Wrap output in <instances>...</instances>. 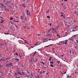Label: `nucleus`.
Segmentation results:
<instances>
[{
  "mask_svg": "<svg viewBox=\"0 0 78 78\" xmlns=\"http://www.w3.org/2000/svg\"><path fill=\"white\" fill-rule=\"evenodd\" d=\"M75 48L76 49H77V48H78V47L77 46H75Z\"/></svg>",
  "mask_w": 78,
  "mask_h": 78,
  "instance_id": "28",
  "label": "nucleus"
},
{
  "mask_svg": "<svg viewBox=\"0 0 78 78\" xmlns=\"http://www.w3.org/2000/svg\"><path fill=\"white\" fill-rule=\"evenodd\" d=\"M19 55L20 57H21V56H22V55H21V54H19Z\"/></svg>",
  "mask_w": 78,
  "mask_h": 78,
  "instance_id": "20",
  "label": "nucleus"
},
{
  "mask_svg": "<svg viewBox=\"0 0 78 78\" xmlns=\"http://www.w3.org/2000/svg\"><path fill=\"white\" fill-rule=\"evenodd\" d=\"M20 18L21 19V20H23V19H24L23 16H20Z\"/></svg>",
  "mask_w": 78,
  "mask_h": 78,
  "instance_id": "4",
  "label": "nucleus"
},
{
  "mask_svg": "<svg viewBox=\"0 0 78 78\" xmlns=\"http://www.w3.org/2000/svg\"><path fill=\"white\" fill-rule=\"evenodd\" d=\"M47 18H48V19H50V16H47Z\"/></svg>",
  "mask_w": 78,
  "mask_h": 78,
  "instance_id": "22",
  "label": "nucleus"
},
{
  "mask_svg": "<svg viewBox=\"0 0 78 78\" xmlns=\"http://www.w3.org/2000/svg\"><path fill=\"white\" fill-rule=\"evenodd\" d=\"M51 40H52V41H54L55 40V39H51Z\"/></svg>",
  "mask_w": 78,
  "mask_h": 78,
  "instance_id": "51",
  "label": "nucleus"
},
{
  "mask_svg": "<svg viewBox=\"0 0 78 78\" xmlns=\"http://www.w3.org/2000/svg\"><path fill=\"white\" fill-rule=\"evenodd\" d=\"M16 22H19V21H16Z\"/></svg>",
  "mask_w": 78,
  "mask_h": 78,
  "instance_id": "62",
  "label": "nucleus"
},
{
  "mask_svg": "<svg viewBox=\"0 0 78 78\" xmlns=\"http://www.w3.org/2000/svg\"><path fill=\"white\" fill-rule=\"evenodd\" d=\"M50 59H51V57H50Z\"/></svg>",
  "mask_w": 78,
  "mask_h": 78,
  "instance_id": "61",
  "label": "nucleus"
},
{
  "mask_svg": "<svg viewBox=\"0 0 78 78\" xmlns=\"http://www.w3.org/2000/svg\"><path fill=\"white\" fill-rule=\"evenodd\" d=\"M47 36L49 37H51V35L50 34L47 35Z\"/></svg>",
  "mask_w": 78,
  "mask_h": 78,
  "instance_id": "5",
  "label": "nucleus"
},
{
  "mask_svg": "<svg viewBox=\"0 0 78 78\" xmlns=\"http://www.w3.org/2000/svg\"><path fill=\"white\" fill-rule=\"evenodd\" d=\"M22 56H21V57H20V59H22Z\"/></svg>",
  "mask_w": 78,
  "mask_h": 78,
  "instance_id": "39",
  "label": "nucleus"
},
{
  "mask_svg": "<svg viewBox=\"0 0 78 78\" xmlns=\"http://www.w3.org/2000/svg\"><path fill=\"white\" fill-rule=\"evenodd\" d=\"M49 24L50 25V26H51V23H49Z\"/></svg>",
  "mask_w": 78,
  "mask_h": 78,
  "instance_id": "45",
  "label": "nucleus"
},
{
  "mask_svg": "<svg viewBox=\"0 0 78 78\" xmlns=\"http://www.w3.org/2000/svg\"><path fill=\"white\" fill-rule=\"evenodd\" d=\"M37 59H36L35 60V62H37Z\"/></svg>",
  "mask_w": 78,
  "mask_h": 78,
  "instance_id": "49",
  "label": "nucleus"
},
{
  "mask_svg": "<svg viewBox=\"0 0 78 78\" xmlns=\"http://www.w3.org/2000/svg\"><path fill=\"white\" fill-rule=\"evenodd\" d=\"M41 62V63H42V64H43L44 65H45V63L44 62Z\"/></svg>",
  "mask_w": 78,
  "mask_h": 78,
  "instance_id": "17",
  "label": "nucleus"
},
{
  "mask_svg": "<svg viewBox=\"0 0 78 78\" xmlns=\"http://www.w3.org/2000/svg\"><path fill=\"white\" fill-rule=\"evenodd\" d=\"M61 4L62 5H64V4L63 3H62Z\"/></svg>",
  "mask_w": 78,
  "mask_h": 78,
  "instance_id": "53",
  "label": "nucleus"
},
{
  "mask_svg": "<svg viewBox=\"0 0 78 78\" xmlns=\"http://www.w3.org/2000/svg\"><path fill=\"white\" fill-rule=\"evenodd\" d=\"M5 34H9V33H8V32L7 33V34L5 33Z\"/></svg>",
  "mask_w": 78,
  "mask_h": 78,
  "instance_id": "43",
  "label": "nucleus"
},
{
  "mask_svg": "<svg viewBox=\"0 0 78 78\" xmlns=\"http://www.w3.org/2000/svg\"><path fill=\"white\" fill-rule=\"evenodd\" d=\"M27 15H28V16H30V15L31 14H30V12H29V11L28 10L27 11Z\"/></svg>",
  "mask_w": 78,
  "mask_h": 78,
  "instance_id": "3",
  "label": "nucleus"
},
{
  "mask_svg": "<svg viewBox=\"0 0 78 78\" xmlns=\"http://www.w3.org/2000/svg\"><path fill=\"white\" fill-rule=\"evenodd\" d=\"M23 72H22V73H23V75H24V74H25V73L23 72Z\"/></svg>",
  "mask_w": 78,
  "mask_h": 78,
  "instance_id": "24",
  "label": "nucleus"
},
{
  "mask_svg": "<svg viewBox=\"0 0 78 78\" xmlns=\"http://www.w3.org/2000/svg\"><path fill=\"white\" fill-rule=\"evenodd\" d=\"M6 2H8V1H7V0H6Z\"/></svg>",
  "mask_w": 78,
  "mask_h": 78,
  "instance_id": "54",
  "label": "nucleus"
},
{
  "mask_svg": "<svg viewBox=\"0 0 78 78\" xmlns=\"http://www.w3.org/2000/svg\"><path fill=\"white\" fill-rule=\"evenodd\" d=\"M13 19V18L12 17H11L10 19V20H12Z\"/></svg>",
  "mask_w": 78,
  "mask_h": 78,
  "instance_id": "31",
  "label": "nucleus"
},
{
  "mask_svg": "<svg viewBox=\"0 0 78 78\" xmlns=\"http://www.w3.org/2000/svg\"><path fill=\"white\" fill-rule=\"evenodd\" d=\"M0 56H2V54L0 53Z\"/></svg>",
  "mask_w": 78,
  "mask_h": 78,
  "instance_id": "58",
  "label": "nucleus"
},
{
  "mask_svg": "<svg viewBox=\"0 0 78 78\" xmlns=\"http://www.w3.org/2000/svg\"><path fill=\"white\" fill-rule=\"evenodd\" d=\"M18 74L19 75H22V73H20L19 72H18Z\"/></svg>",
  "mask_w": 78,
  "mask_h": 78,
  "instance_id": "18",
  "label": "nucleus"
},
{
  "mask_svg": "<svg viewBox=\"0 0 78 78\" xmlns=\"http://www.w3.org/2000/svg\"><path fill=\"white\" fill-rule=\"evenodd\" d=\"M39 56L40 58H41V57H42V56L40 55H39Z\"/></svg>",
  "mask_w": 78,
  "mask_h": 78,
  "instance_id": "42",
  "label": "nucleus"
},
{
  "mask_svg": "<svg viewBox=\"0 0 78 78\" xmlns=\"http://www.w3.org/2000/svg\"><path fill=\"white\" fill-rule=\"evenodd\" d=\"M0 6L2 8H3V7H5V6H4V4H3L2 5H0Z\"/></svg>",
  "mask_w": 78,
  "mask_h": 78,
  "instance_id": "9",
  "label": "nucleus"
},
{
  "mask_svg": "<svg viewBox=\"0 0 78 78\" xmlns=\"http://www.w3.org/2000/svg\"><path fill=\"white\" fill-rule=\"evenodd\" d=\"M3 20H2V21L1 22V23H3Z\"/></svg>",
  "mask_w": 78,
  "mask_h": 78,
  "instance_id": "36",
  "label": "nucleus"
},
{
  "mask_svg": "<svg viewBox=\"0 0 78 78\" xmlns=\"http://www.w3.org/2000/svg\"><path fill=\"white\" fill-rule=\"evenodd\" d=\"M25 4L24 3H23L22 5V6L23 7H26V6H25Z\"/></svg>",
  "mask_w": 78,
  "mask_h": 78,
  "instance_id": "10",
  "label": "nucleus"
},
{
  "mask_svg": "<svg viewBox=\"0 0 78 78\" xmlns=\"http://www.w3.org/2000/svg\"><path fill=\"white\" fill-rule=\"evenodd\" d=\"M26 76H27V78H29V77H30V76H29V75H26Z\"/></svg>",
  "mask_w": 78,
  "mask_h": 78,
  "instance_id": "33",
  "label": "nucleus"
},
{
  "mask_svg": "<svg viewBox=\"0 0 78 78\" xmlns=\"http://www.w3.org/2000/svg\"><path fill=\"white\" fill-rule=\"evenodd\" d=\"M18 61H19V58H17V60H16V62H18L19 63V64H20V63H19Z\"/></svg>",
  "mask_w": 78,
  "mask_h": 78,
  "instance_id": "12",
  "label": "nucleus"
},
{
  "mask_svg": "<svg viewBox=\"0 0 78 78\" xmlns=\"http://www.w3.org/2000/svg\"><path fill=\"white\" fill-rule=\"evenodd\" d=\"M71 52H72V51L71 50H70V53H71Z\"/></svg>",
  "mask_w": 78,
  "mask_h": 78,
  "instance_id": "50",
  "label": "nucleus"
},
{
  "mask_svg": "<svg viewBox=\"0 0 78 78\" xmlns=\"http://www.w3.org/2000/svg\"><path fill=\"white\" fill-rule=\"evenodd\" d=\"M77 43H78V41L77 40H76Z\"/></svg>",
  "mask_w": 78,
  "mask_h": 78,
  "instance_id": "63",
  "label": "nucleus"
},
{
  "mask_svg": "<svg viewBox=\"0 0 78 78\" xmlns=\"http://www.w3.org/2000/svg\"><path fill=\"white\" fill-rule=\"evenodd\" d=\"M36 53H37V52H36V51H35L33 53V54H34V55H36Z\"/></svg>",
  "mask_w": 78,
  "mask_h": 78,
  "instance_id": "15",
  "label": "nucleus"
},
{
  "mask_svg": "<svg viewBox=\"0 0 78 78\" xmlns=\"http://www.w3.org/2000/svg\"><path fill=\"white\" fill-rule=\"evenodd\" d=\"M63 57V55H61V58H62Z\"/></svg>",
  "mask_w": 78,
  "mask_h": 78,
  "instance_id": "56",
  "label": "nucleus"
},
{
  "mask_svg": "<svg viewBox=\"0 0 78 78\" xmlns=\"http://www.w3.org/2000/svg\"><path fill=\"white\" fill-rule=\"evenodd\" d=\"M63 73L64 74H65V73H66V72H65L64 73Z\"/></svg>",
  "mask_w": 78,
  "mask_h": 78,
  "instance_id": "52",
  "label": "nucleus"
},
{
  "mask_svg": "<svg viewBox=\"0 0 78 78\" xmlns=\"http://www.w3.org/2000/svg\"><path fill=\"white\" fill-rule=\"evenodd\" d=\"M14 55H18V54L17 53H15Z\"/></svg>",
  "mask_w": 78,
  "mask_h": 78,
  "instance_id": "40",
  "label": "nucleus"
},
{
  "mask_svg": "<svg viewBox=\"0 0 78 78\" xmlns=\"http://www.w3.org/2000/svg\"><path fill=\"white\" fill-rule=\"evenodd\" d=\"M1 60H2V61H5V58L4 59H1Z\"/></svg>",
  "mask_w": 78,
  "mask_h": 78,
  "instance_id": "29",
  "label": "nucleus"
},
{
  "mask_svg": "<svg viewBox=\"0 0 78 78\" xmlns=\"http://www.w3.org/2000/svg\"><path fill=\"white\" fill-rule=\"evenodd\" d=\"M15 26V27H16V28H17V29H19V27H18V26H17V25H16V24H14Z\"/></svg>",
  "mask_w": 78,
  "mask_h": 78,
  "instance_id": "8",
  "label": "nucleus"
},
{
  "mask_svg": "<svg viewBox=\"0 0 78 78\" xmlns=\"http://www.w3.org/2000/svg\"><path fill=\"white\" fill-rule=\"evenodd\" d=\"M49 46H50V45H48V46H45V47H49Z\"/></svg>",
  "mask_w": 78,
  "mask_h": 78,
  "instance_id": "41",
  "label": "nucleus"
},
{
  "mask_svg": "<svg viewBox=\"0 0 78 78\" xmlns=\"http://www.w3.org/2000/svg\"><path fill=\"white\" fill-rule=\"evenodd\" d=\"M50 66H51V67H53V65H52V64H51V65H50Z\"/></svg>",
  "mask_w": 78,
  "mask_h": 78,
  "instance_id": "21",
  "label": "nucleus"
},
{
  "mask_svg": "<svg viewBox=\"0 0 78 78\" xmlns=\"http://www.w3.org/2000/svg\"><path fill=\"white\" fill-rule=\"evenodd\" d=\"M57 62H58V64H59V63H60V61H58Z\"/></svg>",
  "mask_w": 78,
  "mask_h": 78,
  "instance_id": "25",
  "label": "nucleus"
},
{
  "mask_svg": "<svg viewBox=\"0 0 78 78\" xmlns=\"http://www.w3.org/2000/svg\"><path fill=\"white\" fill-rule=\"evenodd\" d=\"M62 16L64 18H65V14H64V15H61V17Z\"/></svg>",
  "mask_w": 78,
  "mask_h": 78,
  "instance_id": "7",
  "label": "nucleus"
},
{
  "mask_svg": "<svg viewBox=\"0 0 78 78\" xmlns=\"http://www.w3.org/2000/svg\"><path fill=\"white\" fill-rule=\"evenodd\" d=\"M46 12V13H47V14H48V12H49V10H48V11H47Z\"/></svg>",
  "mask_w": 78,
  "mask_h": 78,
  "instance_id": "19",
  "label": "nucleus"
},
{
  "mask_svg": "<svg viewBox=\"0 0 78 78\" xmlns=\"http://www.w3.org/2000/svg\"><path fill=\"white\" fill-rule=\"evenodd\" d=\"M6 66H9V64H8V63L6 65Z\"/></svg>",
  "mask_w": 78,
  "mask_h": 78,
  "instance_id": "35",
  "label": "nucleus"
},
{
  "mask_svg": "<svg viewBox=\"0 0 78 78\" xmlns=\"http://www.w3.org/2000/svg\"><path fill=\"white\" fill-rule=\"evenodd\" d=\"M17 74H18V73H15V76H17Z\"/></svg>",
  "mask_w": 78,
  "mask_h": 78,
  "instance_id": "14",
  "label": "nucleus"
},
{
  "mask_svg": "<svg viewBox=\"0 0 78 78\" xmlns=\"http://www.w3.org/2000/svg\"><path fill=\"white\" fill-rule=\"evenodd\" d=\"M8 64H9V66H12V63L10 62V63Z\"/></svg>",
  "mask_w": 78,
  "mask_h": 78,
  "instance_id": "11",
  "label": "nucleus"
},
{
  "mask_svg": "<svg viewBox=\"0 0 78 78\" xmlns=\"http://www.w3.org/2000/svg\"><path fill=\"white\" fill-rule=\"evenodd\" d=\"M48 60L49 61H51V59L50 58H49V59H48Z\"/></svg>",
  "mask_w": 78,
  "mask_h": 78,
  "instance_id": "55",
  "label": "nucleus"
},
{
  "mask_svg": "<svg viewBox=\"0 0 78 78\" xmlns=\"http://www.w3.org/2000/svg\"><path fill=\"white\" fill-rule=\"evenodd\" d=\"M16 78H20V77H18L17 76H16Z\"/></svg>",
  "mask_w": 78,
  "mask_h": 78,
  "instance_id": "38",
  "label": "nucleus"
},
{
  "mask_svg": "<svg viewBox=\"0 0 78 78\" xmlns=\"http://www.w3.org/2000/svg\"><path fill=\"white\" fill-rule=\"evenodd\" d=\"M67 77H69V75H67Z\"/></svg>",
  "mask_w": 78,
  "mask_h": 78,
  "instance_id": "60",
  "label": "nucleus"
},
{
  "mask_svg": "<svg viewBox=\"0 0 78 78\" xmlns=\"http://www.w3.org/2000/svg\"><path fill=\"white\" fill-rule=\"evenodd\" d=\"M8 58H5V62H8Z\"/></svg>",
  "mask_w": 78,
  "mask_h": 78,
  "instance_id": "6",
  "label": "nucleus"
},
{
  "mask_svg": "<svg viewBox=\"0 0 78 78\" xmlns=\"http://www.w3.org/2000/svg\"><path fill=\"white\" fill-rule=\"evenodd\" d=\"M57 36H58V37L60 38V35H59L58 34L57 35Z\"/></svg>",
  "mask_w": 78,
  "mask_h": 78,
  "instance_id": "30",
  "label": "nucleus"
},
{
  "mask_svg": "<svg viewBox=\"0 0 78 78\" xmlns=\"http://www.w3.org/2000/svg\"><path fill=\"white\" fill-rule=\"evenodd\" d=\"M56 44H57V45H60V44H59L58 43H56Z\"/></svg>",
  "mask_w": 78,
  "mask_h": 78,
  "instance_id": "47",
  "label": "nucleus"
},
{
  "mask_svg": "<svg viewBox=\"0 0 78 78\" xmlns=\"http://www.w3.org/2000/svg\"><path fill=\"white\" fill-rule=\"evenodd\" d=\"M64 1H65V2H67V0H64Z\"/></svg>",
  "mask_w": 78,
  "mask_h": 78,
  "instance_id": "48",
  "label": "nucleus"
},
{
  "mask_svg": "<svg viewBox=\"0 0 78 78\" xmlns=\"http://www.w3.org/2000/svg\"><path fill=\"white\" fill-rule=\"evenodd\" d=\"M28 2H29V1H27L26 2V3H28Z\"/></svg>",
  "mask_w": 78,
  "mask_h": 78,
  "instance_id": "59",
  "label": "nucleus"
},
{
  "mask_svg": "<svg viewBox=\"0 0 78 78\" xmlns=\"http://www.w3.org/2000/svg\"><path fill=\"white\" fill-rule=\"evenodd\" d=\"M17 58H16L15 59V61H17Z\"/></svg>",
  "mask_w": 78,
  "mask_h": 78,
  "instance_id": "46",
  "label": "nucleus"
},
{
  "mask_svg": "<svg viewBox=\"0 0 78 78\" xmlns=\"http://www.w3.org/2000/svg\"><path fill=\"white\" fill-rule=\"evenodd\" d=\"M55 48H52V51L54 52V53H55Z\"/></svg>",
  "mask_w": 78,
  "mask_h": 78,
  "instance_id": "13",
  "label": "nucleus"
},
{
  "mask_svg": "<svg viewBox=\"0 0 78 78\" xmlns=\"http://www.w3.org/2000/svg\"><path fill=\"white\" fill-rule=\"evenodd\" d=\"M36 78H40L39 77V75H37L36 76Z\"/></svg>",
  "mask_w": 78,
  "mask_h": 78,
  "instance_id": "16",
  "label": "nucleus"
},
{
  "mask_svg": "<svg viewBox=\"0 0 78 78\" xmlns=\"http://www.w3.org/2000/svg\"><path fill=\"white\" fill-rule=\"evenodd\" d=\"M77 26H75V28H77Z\"/></svg>",
  "mask_w": 78,
  "mask_h": 78,
  "instance_id": "57",
  "label": "nucleus"
},
{
  "mask_svg": "<svg viewBox=\"0 0 78 78\" xmlns=\"http://www.w3.org/2000/svg\"><path fill=\"white\" fill-rule=\"evenodd\" d=\"M74 37L73 36L69 38L68 39V40H70L71 41H73V39Z\"/></svg>",
  "mask_w": 78,
  "mask_h": 78,
  "instance_id": "2",
  "label": "nucleus"
},
{
  "mask_svg": "<svg viewBox=\"0 0 78 78\" xmlns=\"http://www.w3.org/2000/svg\"><path fill=\"white\" fill-rule=\"evenodd\" d=\"M2 45H4V44H1L0 46L1 47H2Z\"/></svg>",
  "mask_w": 78,
  "mask_h": 78,
  "instance_id": "32",
  "label": "nucleus"
},
{
  "mask_svg": "<svg viewBox=\"0 0 78 78\" xmlns=\"http://www.w3.org/2000/svg\"><path fill=\"white\" fill-rule=\"evenodd\" d=\"M19 37H17V38H18V39H19Z\"/></svg>",
  "mask_w": 78,
  "mask_h": 78,
  "instance_id": "64",
  "label": "nucleus"
},
{
  "mask_svg": "<svg viewBox=\"0 0 78 78\" xmlns=\"http://www.w3.org/2000/svg\"><path fill=\"white\" fill-rule=\"evenodd\" d=\"M67 41L68 40H65L64 41H61V42H62L63 44H67Z\"/></svg>",
  "mask_w": 78,
  "mask_h": 78,
  "instance_id": "1",
  "label": "nucleus"
},
{
  "mask_svg": "<svg viewBox=\"0 0 78 78\" xmlns=\"http://www.w3.org/2000/svg\"><path fill=\"white\" fill-rule=\"evenodd\" d=\"M37 50L40 51H41V50H42V49H38Z\"/></svg>",
  "mask_w": 78,
  "mask_h": 78,
  "instance_id": "27",
  "label": "nucleus"
},
{
  "mask_svg": "<svg viewBox=\"0 0 78 78\" xmlns=\"http://www.w3.org/2000/svg\"><path fill=\"white\" fill-rule=\"evenodd\" d=\"M50 64H53V62H50Z\"/></svg>",
  "mask_w": 78,
  "mask_h": 78,
  "instance_id": "37",
  "label": "nucleus"
},
{
  "mask_svg": "<svg viewBox=\"0 0 78 78\" xmlns=\"http://www.w3.org/2000/svg\"><path fill=\"white\" fill-rule=\"evenodd\" d=\"M40 74H42V71H40Z\"/></svg>",
  "mask_w": 78,
  "mask_h": 78,
  "instance_id": "34",
  "label": "nucleus"
},
{
  "mask_svg": "<svg viewBox=\"0 0 78 78\" xmlns=\"http://www.w3.org/2000/svg\"><path fill=\"white\" fill-rule=\"evenodd\" d=\"M3 0V2L4 3H6V0Z\"/></svg>",
  "mask_w": 78,
  "mask_h": 78,
  "instance_id": "23",
  "label": "nucleus"
},
{
  "mask_svg": "<svg viewBox=\"0 0 78 78\" xmlns=\"http://www.w3.org/2000/svg\"><path fill=\"white\" fill-rule=\"evenodd\" d=\"M61 14L62 15H64V13H62V12H61Z\"/></svg>",
  "mask_w": 78,
  "mask_h": 78,
  "instance_id": "26",
  "label": "nucleus"
},
{
  "mask_svg": "<svg viewBox=\"0 0 78 78\" xmlns=\"http://www.w3.org/2000/svg\"><path fill=\"white\" fill-rule=\"evenodd\" d=\"M3 5V4H2L1 3H0V5Z\"/></svg>",
  "mask_w": 78,
  "mask_h": 78,
  "instance_id": "44",
  "label": "nucleus"
}]
</instances>
